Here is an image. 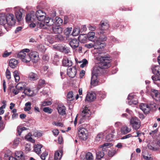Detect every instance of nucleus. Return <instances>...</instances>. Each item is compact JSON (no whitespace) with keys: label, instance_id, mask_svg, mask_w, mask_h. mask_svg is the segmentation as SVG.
<instances>
[{"label":"nucleus","instance_id":"nucleus-29","mask_svg":"<svg viewBox=\"0 0 160 160\" xmlns=\"http://www.w3.org/2000/svg\"><path fill=\"white\" fill-rule=\"evenodd\" d=\"M26 83L24 82H19L16 86V88L19 90H24L26 88Z\"/></svg>","mask_w":160,"mask_h":160},{"label":"nucleus","instance_id":"nucleus-6","mask_svg":"<svg viewBox=\"0 0 160 160\" xmlns=\"http://www.w3.org/2000/svg\"><path fill=\"white\" fill-rule=\"evenodd\" d=\"M92 41L91 43L85 44V47L88 48H93L95 49H100L101 50L104 48L106 46L105 44L100 42L98 40H94Z\"/></svg>","mask_w":160,"mask_h":160},{"label":"nucleus","instance_id":"nucleus-33","mask_svg":"<svg viewBox=\"0 0 160 160\" xmlns=\"http://www.w3.org/2000/svg\"><path fill=\"white\" fill-rule=\"evenodd\" d=\"M131 130V129L130 128H128L126 126H124L121 128V132L122 134H125L130 132Z\"/></svg>","mask_w":160,"mask_h":160},{"label":"nucleus","instance_id":"nucleus-58","mask_svg":"<svg viewBox=\"0 0 160 160\" xmlns=\"http://www.w3.org/2000/svg\"><path fill=\"white\" fill-rule=\"evenodd\" d=\"M10 89L11 91L15 95H16L19 93V90L16 88H15L14 87H12Z\"/></svg>","mask_w":160,"mask_h":160},{"label":"nucleus","instance_id":"nucleus-45","mask_svg":"<svg viewBox=\"0 0 160 160\" xmlns=\"http://www.w3.org/2000/svg\"><path fill=\"white\" fill-rule=\"evenodd\" d=\"M158 131V129L157 128L155 130L149 132V134L153 138H155L157 132Z\"/></svg>","mask_w":160,"mask_h":160},{"label":"nucleus","instance_id":"nucleus-18","mask_svg":"<svg viewBox=\"0 0 160 160\" xmlns=\"http://www.w3.org/2000/svg\"><path fill=\"white\" fill-rule=\"evenodd\" d=\"M14 158L20 160H24V156L21 151H16Z\"/></svg>","mask_w":160,"mask_h":160},{"label":"nucleus","instance_id":"nucleus-11","mask_svg":"<svg viewBox=\"0 0 160 160\" xmlns=\"http://www.w3.org/2000/svg\"><path fill=\"white\" fill-rule=\"evenodd\" d=\"M130 123L134 129L138 130L140 127V122L136 117H132L130 119Z\"/></svg>","mask_w":160,"mask_h":160},{"label":"nucleus","instance_id":"nucleus-36","mask_svg":"<svg viewBox=\"0 0 160 160\" xmlns=\"http://www.w3.org/2000/svg\"><path fill=\"white\" fill-rule=\"evenodd\" d=\"M32 133H28L27 135L25 136V139L31 142L32 143H34L35 140L33 139L32 137Z\"/></svg>","mask_w":160,"mask_h":160},{"label":"nucleus","instance_id":"nucleus-56","mask_svg":"<svg viewBox=\"0 0 160 160\" xmlns=\"http://www.w3.org/2000/svg\"><path fill=\"white\" fill-rule=\"evenodd\" d=\"M52 103L51 101H44L43 102H42L41 105V107H44L47 106H48L51 104Z\"/></svg>","mask_w":160,"mask_h":160},{"label":"nucleus","instance_id":"nucleus-54","mask_svg":"<svg viewBox=\"0 0 160 160\" xmlns=\"http://www.w3.org/2000/svg\"><path fill=\"white\" fill-rule=\"evenodd\" d=\"M72 28H68L66 29L64 31V32L66 35H68L72 31Z\"/></svg>","mask_w":160,"mask_h":160},{"label":"nucleus","instance_id":"nucleus-53","mask_svg":"<svg viewBox=\"0 0 160 160\" xmlns=\"http://www.w3.org/2000/svg\"><path fill=\"white\" fill-rule=\"evenodd\" d=\"M63 47L60 45H55L53 46V48L62 52Z\"/></svg>","mask_w":160,"mask_h":160},{"label":"nucleus","instance_id":"nucleus-39","mask_svg":"<svg viewBox=\"0 0 160 160\" xmlns=\"http://www.w3.org/2000/svg\"><path fill=\"white\" fill-rule=\"evenodd\" d=\"M96 157L98 159L102 158L104 156V153L102 151H98L96 153Z\"/></svg>","mask_w":160,"mask_h":160},{"label":"nucleus","instance_id":"nucleus-21","mask_svg":"<svg viewBox=\"0 0 160 160\" xmlns=\"http://www.w3.org/2000/svg\"><path fill=\"white\" fill-rule=\"evenodd\" d=\"M69 44L73 49H75L79 47V42L76 39H73L69 42Z\"/></svg>","mask_w":160,"mask_h":160},{"label":"nucleus","instance_id":"nucleus-50","mask_svg":"<svg viewBox=\"0 0 160 160\" xmlns=\"http://www.w3.org/2000/svg\"><path fill=\"white\" fill-rule=\"evenodd\" d=\"M73 92L72 91L69 92L67 95V98L69 100L71 101L74 98L73 96Z\"/></svg>","mask_w":160,"mask_h":160},{"label":"nucleus","instance_id":"nucleus-15","mask_svg":"<svg viewBox=\"0 0 160 160\" xmlns=\"http://www.w3.org/2000/svg\"><path fill=\"white\" fill-rule=\"evenodd\" d=\"M28 56L30 58V61L31 60H32L33 62H37L39 60L38 54L36 51L31 52L28 54Z\"/></svg>","mask_w":160,"mask_h":160},{"label":"nucleus","instance_id":"nucleus-23","mask_svg":"<svg viewBox=\"0 0 160 160\" xmlns=\"http://www.w3.org/2000/svg\"><path fill=\"white\" fill-rule=\"evenodd\" d=\"M58 113L61 115H63L66 114V108L63 105H59L57 108Z\"/></svg>","mask_w":160,"mask_h":160},{"label":"nucleus","instance_id":"nucleus-34","mask_svg":"<svg viewBox=\"0 0 160 160\" xmlns=\"http://www.w3.org/2000/svg\"><path fill=\"white\" fill-rule=\"evenodd\" d=\"M98 34L99 35L100 37L98 39H96V40H98V42H100L103 43L105 44V43L103 42L106 41L107 40V37L104 35H102L104 34H100V32H98Z\"/></svg>","mask_w":160,"mask_h":160},{"label":"nucleus","instance_id":"nucleus-26","mask_svg":"<svg viewBox=\"0 0 160 160\" xmlns=\"http://www.w3.org/2000/svg\"><path fill=\"white\" fill-rule=\"evenodd\" d=\"M113 146V144L112 143H105L103 144L100 145L99 148L100 149H102V150H106L110 148Z\"/></svg>","mask_w":160,"mask_h":160},{"label":"nucleus","instance_id":"nucleus-17","mask_svg":"<svg viewBox=\"0 0 160 160\" xmlns=\"http://www.w3.org/2000/svg\"><path fill=\"white\" fill-rule=\"evenodd\" d=\"M96 98V95L94 92H89L88 93L86 96L85 100L88 102H90L94 101Z\"/></svg>","mask_w":160,"mask_h":160},{"label":"nucleus","instance_id":"nucleus-57","mask_svg":"<svg viewBox=\"0 0 160 160\" xmlns=\"http://www.w3.org/2000/svg\"><path fill=\"white\" fill-rule=\"evenodd\" d=\"M62 52L65 53H69L70 52V51L68 48L65 46L63 47Z\"/></svg>","mask_w":160,"mask_h":160},{"label":"nucleus","instance_id":"nucleus-38","mask_svg":"<svg viewBox=\"0 0 160 160\" xmlns=\"http://www.w3.org/2000/svg\"><path fill=\"white\" fill-rule=\"evenodd\" d=\"M103 137V133H98L95 138V141L97 142H101Z\"/></svg>","mask_w":160,"mask_h":160},{"label":"nucleus","instance_id":"nucleus-19","mask_svg":"<svg viewBox=\"0 0 160 160\" xmlns=\"http://www.w3.org/2000/svg\"><path fill=\"white\" fill-rule=\"evenodd\" d=\"M39 75L37 73L30 72L28 74V78L31 81H35L39 79Z\"/></svg>","mask_w":160,"mask_h":160},{"label":"nucleus","instance_id":"nucleus-59","mask_svg":"<svg viewBox=\"0 0 160 160\" xmlns=\"http://www.w3.org/2000/svg\"><path fill=\"white\" fill-rule=\"evenodd\" d=\"M52 124L53 125L57 126H59V127H63V124L61 122H57L55 121H54L52 122Z\"/></svg>","mask_w":160,"mask_h":160},{"label":"nucleus","instance_id":"nucleus-43","mask_svg":"<svg viewBox=\"0 0 160 160\" xmlns=\"http://www.w3.org/2000/svg\"><path fill=\"white\" fill-rule=\"evenodd\" d=\"M78 63H82L80 65V67L83 68L85 67V66L88 64V62L86 59H84L82 61H79Z\"/></svg>","mask_w":160,"mask_h":160},{"label":"nucleus","instance_id":"nucleus-55","mask_svg":"<svg viewBox=\"0 0 160 160\" xmlns=\"http://www.w3.org/2000/svg\"><path fill=\"white\" fill-rule=\"evenodd\" d=\"M42 146V145L40 144H35L33 146V150H41Z\"/></svg>","mask_w":160,"mask_h":160},{"label":"nucleus","instance_id":"nucleus-62","mask_svg":"<svg viewBox=\"0 0 160 160\" xmlns=\"http://www.w3.org/2000/svg\"><path fill=\"white\" fill-rule=\"evenodd\" d=\"M116 153V151H109L108 152V156L109 157H112Z\"/></svg>","mask_w":160,"mask_h":160},{"label":"nucleus","instance_id":"nucleus-7","mask_svg":"<svg viewBox=\"0 0 160 160\" xmlns=\"http://www.w3.org/2000/svg\"><path fill=\"white\" fill-rule=\"evenodd\" d=\"M109 28V24L107 20L101 21L99 27L100 34L106 33L108 29Z\"/></svg>","mask_w":160,"mask_h":160},{"label":"nucleus","instance_id":"nucleus-12","mask_svg":"<svg viewBox=\"0 0 160 160\" xmlns=\"http://www.w3.org/2000/svg\"><path fill=\"white\" fill-rule=\"evenodd\" d=\"M16 17L18 21H21L22 18L23 9L18 7H15L13 8Z\"/></svg>","mask_w":160,"mask_h":160},{"label":"nucleus","instance_id":"nucleus-9","mask_svg":"<svg viewBox=\"0 0 160 160\" xmlns=\"http://www.w3.org/2000/svg\"><path fill=\"white\" fill-rule=\"evenodd\" d=\"M147 92L150 94L152 98L157 101H160V93L158 90L153 88L148 89L147 88Z\"/></svg>","mask_w":160,"mask_h":160},{"label":"nucleus","instance_id":"nucleus-32","mask_svg":"<svg viewBox=\"0 0 160 160\" xmlns=\"http://www.w3.org/2000/svg\"><path fill=\"white\" fill-rule=\"evenodd\" d=\"M62 64L65 66H68V68H70L72 65V62L71 61L68 59H64L62 60Z\"/></svg>","mask_w":160,"mask_h":160},{"label":"nucleus","instance_id":"nucleus-27","mask_svg":"<svg viewBox=\"0 0 160 160\" xmlns=\"http://www.w3.org/2000/svg\"><path fill=\"white\" fill-rule=\"evenodd\" d=\"M18 63V61L14 58L11 59L9 62V66L12 68L16 67Z\"/></svg>","mask_w":160,"mask_h":160},{"label":"nucleus","instance_id":"nucleus-5","mask_svg":"<svg viewBox=\"0 0 160 160\" xmlns=\"http://www.w3.org/2000/svg\"><path fill=\"white\" fill-rule=\"evenodd\" d=\"M139 107L145 114H148L151 110H155L156 105L153 102H148L147 103H141L139 105Z\"/></svg>","mask_w":160,"mask_h":160},{"label":"nucleus","instance_id":"nucleus-20","mask_svg":"<svg viewBox=\"0 0 160 160\" xmlns=\"http://www.w3.org/2000/svg\"><path fill=\"white\" fill-rule=\"evenodd\" d=\"M26 20L27 22H32L35 20V13L32 12L30 14H28L26 17Z\"/></svg>","mask_w":160,"mask_h":160},{"label":"nucleus","instance_id":"nucleus-35","mask_svg":"<svg viewBox=\"0 0 160 160\" xmlns=\"http://www.w3.org/2000/svg\"><path fill=\"white\" fill-rule=\"evenodd\" d=\"M142 156L146 160H149L151 158V155L148 153V151H143Z\"/></svg>","mask_w":160,"mask_h":160},{"label":"nucleus","instance_id":"nucleus-52","mask_svg":"<svg viewBox=\"0 0 160 160\" xmlns=\"http://www.w3.org/2000/svg\"><path fill=\"white\" fill-rule=\"evenodd\" d=\"M48 67L46 66H44L42 69L41 71V73L43 74H47L48 72Z\"/></svg>","mask_w":160,"mask_h":160},{"label":"nucleus","instance_id":"nucleus-25","mask_svg":"<svg viewBox=\"0 0 160 160\" xmlns=\"http://www.w3.org/2000/svg\"><path fill=\"white\" fill-rule=\"evenodd\" d=\"M78 39L81 43H85L86 42L88 39L87 34H82L80 35L78 37Z\"/></svg>","mask_w":160,"mask_h":160},{"label":"nucleus","instance_id":"nucleus-4","mask_svg":"<svg viewBox=\"0 0 160 160\" xmlns=\"http://www.w3.org/2000/svg\"><path fill=\"white\" fill-rule=\"evenodd\" d=\"M91 113V112L90 110V108L86 106L85 107L79 117V118L78 121L79 123L81 124L87 122Z\"/></svg>","mask_w":160,"mask_h":160},{"label":"nucleus","instance_id":"nucleus-24","mask_svg":"<svg viewBox=\"0 0 160 160\" xmlns=\"http://www.w3.org/2000/svg\"><path fill=\"white\" fill-rule=\"evenodd\" d=\"M23 93L29 96H32L34 95V91L28 87L24 89Z\"/></svg>","mask_w":160,"mask_h":160},{"label":"nucleus","instance_id":"nucleus-8","mask_svg":"<svg viewBox=\"0 0 160 160\" xmlns=\"http://www.w3.org/2000/svg\"><path fill=\"white\" fill-rule=\"evenodd\" d=\"M78 135L79 138L83 140H86L88 136V129L84 127H80L78 128Z\"/></svg>","mask_w":160,"mask_h":160},{"label":"nucleus","instance_id":"nucleus-60","mask_svg":"<svg viewBox=\"0 0 160 160\" xmlns=\"http://www.w3.org/2000/svg\"><path fill=\"white\" fill-rule=\"evenodd\" d=\"M48 152H45L41 155L40 157L42 160H45L46 159V157L48 156Z\"/></svg>","mask_w":160,"mask_h":160},{"label":"nucleus","instance_id":"nucleus-10","mask_svg":"<svg viewBox=\"0 0 160 160\" xmlns=\"http://www.w3.org/2000/svg\"><path fill=\"white\" fill-rule=\"evenodd\" d=\"M127 102L129 105L136 104L138 102L137 97L134 93H130L128 96Z\"/></svg>","mask_w":160,"mask_h":160},{"label":"nucleus","instance_id":"nucleus-14","mask_svg":"<svg viewBox=\"0 0 160 160\" xmlns=\"http://www.w3.org/2000/svg\"><path fill=\"white\" fill-rule=\"evenodd\" d=\"M18 57L21 59L22 61L28 62L30 61V58L28 56V54L26 53L23 51H21L19 52L18 54Z\"/></svg>","mask_w":160,"mask_h":160},{"label":"nucleus","instance_id":"nucleus-22","mask_svg":"<svg viewBox=\"0 0 160 160\" xmlns=\"http://www.w3.org/2000/svg\"><path fill=\"white\" fill-rule=\"evenodd\" d=\"M7 24L6 15L4 13H0V25L4 26Z\"/></svg>","mask_w":160,"mask_h":160},{"label":"nucleus","instance_id":"nucleus-61","mask_svg":"<svg viewBox=\"0 0 160 160\" xmlns=\"http://www.w3.org/2000/svg\"><path fill=\"white\" fill-rule=\"evenodd\" d=\"M55 36V38H57L60 41H62L64 40V38L63 36L60 34L56 35Z\"/></svg>","mask_w":160,"mask_h":160},{"label":"nucleus","instance_id":"nucleus-3","mask_svg":"<svg viewBox=\"0 0 160 160\" xmlns=\"http://www.w3.org/2000/svg\"><path fill=\"white\" fill-rule=\"evenodd\" d=\"M151 69L152 73L155 75L152 77V79L154 84L158 85L160 84V66L153 65Z\"/></svg>","mask_w":160,"mask_h":160},{"label":"nucleus","instance_id":"nucleus-49","mask_svg":"<svg viewBox=\"0 0 160 160\" xmlns=\"http://www.w3.org/2000/svg\"><path fill=\"white\" fill-rule=\"evenodd\" d=\"M33 135L35 137L38 138L42 136V133L40 132L37 131L33 132Z\"/></svg>","mask_w":160,"mask_h":160},{"label":"nucleus","instance_id":"nucleus-28","mask_svg":"<svg viewBox=\"0 0 160 160\" xmlns=\"http://www.w3.org/2000/svg\"><path fill=\"white\" fill-rule=\"evenodd\" d=\"M88 40L90 41H93L94 40V38L96 37L95 33L93 32H89L87 34Z\"/></svg>","mask_w":160,"mask_h":160},{"label":"nucleus","instance_id":"nucleus-44","mask_svg":"<svg viewBox=\"0 0 160 160\" xmlns=\"http://www.w3.org/2000/svg\"><path fill=\"white\" fill-rule=\"evenodd\" d=\"M87 160H93V157L92 153L90 152L87 153L85 156Z\"/></svg>","mask_w":160,"mask_h":160},{"label":"nucleus","instance_id":"nucleus-37","mask_svg":"<svg viewBox=\"0 0 160 160\" xmlns=\"http://www.w3.org/2000/svg\"><path fill=\"white\" fill-rule=\"evenodd\" d=\"M54 23L57 26H59L63 22V20L59 17H56L55 18V20L53 19Z\"/></svg>","mask_w":160,"mask_h":160},{"label":"nucleus","instance_id":"nucleus-13","mask_svg":"<svg viewBox=\"0 0 160 160\" xmlns=\"http://www.w3.org/2000/svg\"><path fill=\"white\" fill-rule=\"evenodd\" d=\"M7 24L9 26L14 25L16 23V19L14 15L11 13L6 15Z\"/></svg>","mask_w":160,"mask_h":160},{"label":"nucleus","instance_id":"nucleus-16","mask_svg":"<svg viewBox=\"0 0 160 160\" xmlns=\"http://www.w3.org/2000/svg\"><path fill=\"white\" fill-rule=\"evenodd\" d=\"M77 73V70L75 68H68L67 69V74L68 76L71 78H73Z\"/></svg>","mask_w":160,"mask_h":160},{"label":"nucleus","instance_id":"nucleus-40","mask_svg":"<svg viewBox=\"0 0 160 160\" xmlns=\"http://www.w3.org/2000/svg\"><path fill=\"white\" fill-rule=\"evenodd\" d=\"M13 75L16 82H18L20 79L18 72L17 71H15L13 72Z\"/></svg>","mask_w":160,"mask_h":160},{"label":"nucleus","instance_id":"nucleus-48","mask_svg":"<svg viewBox=\"0 0 160 160\" xmlns=\"http://www.w3.org/2000/svg\"><path fill=\"white\" fill-rule=\"evenodd\" d=\"M113 137V135L112 134H109L106 136V140L108 142H111L112 140Z\"/></svg>","mask_w":160,"mask_h":160},{"label":"nucleus","instance_id":"nucleus-46","mask_svg":"<svg viewBox=\"0 0 160 160\" xmlns=\"http://www.w3.org/2000/svg\"><path fill=\"white\" fill-rule=\"evenodd\" d=\"M37 49L40 51L42 52H45L46 48L42 44L39 45L37 46Z\"/></svg>","mask_w":160,"mask_h":160},{"label":"nucleus","instance_id":"nucleus-1","mask_svg":"<svg viewBox=\"0 0 160 160\" xmlns=\"http://www.w3.org/2000/svg\"><path fill=\"white\" fill-rule=\"evenodd\" d=\"M97 54H98V56L97 57V58L99 59L100 63L98 66L96 68H94L92 72L90 84L93 87L98 85V76L102 73V69H107L111 66V59L108 55H104L101 50H99L97 52ZM97 55V53H96L95 56Z\"/></svg>","mask_w":160,"mask_h":160},{"label":"nucleus","instance_id":"nucleus-31","mask_svg":"<svg viewBox=\"0 0 160 160\" xmlns=\"http://www.w3.org/2000/svg\"><path fill=\"white\" fill-rule=\"evenodd\" d=\"M62 151H57L54 154V159L59 160L61 158L62 155Z\"/></svg>","mask_w":160,"mask_h":160},{"label":"nucleus","instance_id":"nucleus-47","mask_svg":"<svg viewBox=\"0 0 160 160\" xmlns=\"http://www.w3.org/2000/svg\"><path fill=\"white\" fill-rule=\"evenodd\" d=\"M80 29L78 28H76L74 29L72 32V35L73 36H76L78 35L79 33Z\"/></svg>","mask_w":160,"mask_h":160},{"label":"nucleus","instance_id":"nucleus-30","mask_svg":"<svg viewBox=\"0 0 160 160\" xmlns=\"http://www.w3.org/2000/svg\"><path fill=\"white\" fill-rule=\"evenodd\" d=\"M52 30L53 32L55 33L60 34L62 33L63 31L62 28L59 26L53 27Z\"/></svg>","mask_w":160,"mask_h":160},{"label":"nucleus","instance_id":"nucleus-41","mask_svg":"<svg viewBox=\"0 0 160 160\" xmlns=\"http://www.w3.org/2000/svg\"><path fill=\"white\" fill-rule=\"evenodd\" d=\"M31 103L30 102H28L25 104L26 107L24 108V110L25 111H28L31 109Z\"/></svg>","mask_w":160,"mask_h":160},{"label":"nucleus","instance_id":"nucleus-63","mask_svg":"<svg viewBox=\"0 0 160 160\" xmlns=\"http://www.w3.org/2000/svg\"><path fill=\"white\" fill-rule=\"evenodd\" d=\"M19 139L18 138H16L13 141V146L16 147L18 144H19Z\"/></svg>","mask_w":160,"mask_h":160},{"label":"nucleus","instance_id":"nucleus-64","mask_svg":"<svg viewBox=\"0 0 160 160\" xmlns=\"http://www.w3.org/2000/svg\"><path fill=\"white\" fill-rule=\"evenodd\" d=\"M6 74L7 79H9L11 78V73L10 71L8 69H7Z\"/></svg>","mask_w":160,"mask_h":160},{"label":"nucleus","instance_id":"nucleus-2","mask_svg":"<svg viewBox=\"0 0 160 160\" xmlns=\"http://www.w3.org/2000/svg\"><path fill=\"white\" fill-rule=\"evenodd\" d=\"M45 12L41 10L36 11L35 13V20L37 19L40 22L37 23V26L41 28L45 29L47 28V26H51L53 25L54 23L53 18H46Z\"/></svg>","mask_w":160,"mask_h":160},{"label":"nucleus","instance_id":"nucleus-42","mask_svg":"<svg viewBox=\"0 0 160 160\" xmlns=\"http://www.w3.org/2000/svg\"><path fill=\"white\" fill-rule=\"evenodd\" d=\"M27 129V128L24 127H22L20 126L18 127L17 129V131L18 132V134L19 136L21 135V134L22 132L24 130H25Z\"/></svg>","mask_w":160,"mask_h":160},{"label":"nucleus","instance_id":"nucleus-51","mask_svg":"<svg viewBox=\"0 0 160 160\" xmlns=\"http://www.w3.org/2000/svg\"><path fill=\"white\" fill-rule=\"evenodd\" d=\"M43 110L44 112L49 114L51 113L52 112V110L48 107L43 108Z\"/></svg>","mask_w":160,"mask_h":160}]
</instances>
